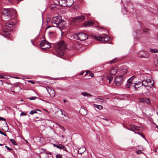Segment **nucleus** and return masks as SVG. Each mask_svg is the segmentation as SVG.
Instances as JSON below:
<instances>
[{"instance_id": "obj_1", "label": "nucleus", "mask_w": 158, "mask_h": 158, "mask_svg": "<svg viewBox=\"0 0 158 158\" xmlns=\"http://www.w3.org/2000/svg\"><path fill=\"white\" fill-rule=\"evenodd\" d=\"M16 11L14 9H6L2 12V18L5 21H6L11 19L13 17L16 16Z\"/></svg>"}, {"instance_id": "obj_2", "label": "nucleus", "mask_w": 158, "mask_h": 158, "mask_svg": "<svg viewBox=\"0 0 158 158\" xmlns=\"http://www.w3.org/2000/svg\"><path fill=\"white\" fill-rule=\"evenodd\" d=\"M55 48L58 53L60 56H63L64 54V51L66 48V45L64 41H62L55 45Z\"/></svg>"}, {"instance_id": "obj_3", "label": "nucleus", "mask_w": 158, "mask_h": 158, "mask_svg": "<svg viewBox=\"0 0 158 158\" xmlns=\"http://www.w3.org/2000/svg\"><path fill=\"white\" fill-rule=\"evenodd\" d=\"M142 83V85L144 86L145 91L144 92L143 91V92L144 93H146L148 90V89L146 87L149 88L152 87L153 85L154 81L152 79H148L143 80Z\"/></svg>"}, {"instance_id": "obj_4", "label": "nucleus", "mask_w": 158, "mask_h": 158, "mask_svg": "<svg viewBox=\"0 0 158 158\" xmlns=\"http://www.w3.org/2000/svg\"><path fill=\"white\" fill-rule=\"evenodd\" d=\"M51 22L52 23L55 24L54 26L56 27H60L64 23V22L62 23L61 17L60 15H59L53 18Z\"/></svg>"}, {"instance_id": "obj_5", "label": "nucleus", "mask_w": 158, "mask_h": 158, "mask_svg": "<svg viewBox=\"0 0 158 158\" xmlns=\"http://www.w3.org/2000/svg\"><path fill=\"white\" fill-rule=\"evenodd\" d=\"M73 0H59V3L60 6H70L73 3Z\"/></svg>"}, {"instance_id": "obj_6", "label": "nucleus", "mask_w": 158, "mask_h": 158, "mask_svg": "<svg viewBox=\"0 0 158 158\" xmlns=\"http://www.w3.org/2000/svg\"><path fill=\"white\" fill-rule=\"evenodd\" d=\"M126 77V76L124 75L117 76L115 79L116 84L118 86H120L121 85Z\"/></svg>"}, {"instance_id": "obj_7", "label": "nucleus", "mask_w": 158, "mask_h": 158, "mask_svg": "<svg viewBox=\"0 0 158 158\" xmlns=\"http://www.w3.org/2000/svg\"><path fill=\"white\" fill-rule=\"evenodd\" d=\"M40 45L41 47H44L42 48L43 50L45 49H48L51 47V44L46 40H43L41 41Z\"/></svg>"}, {"instance_id": "obj_8", "label": "nucleus", "mask_w": 158, "mask_h": 158, "mask_svg": "<svg viewBox=\"0 0 158 158\" xmlns=\"http://www.w3.org/2000/svg\"><path fill=\"white\" fill-rule=\"evenodd\" d=\"M85 19V17L84 15L76 17L73 19L71 21V23L72 24H74L76 23L83 21Z\"/></svg>"}, {"instance_id": "obj_9", "label": "nucleus", "mask_w": 158, "mask_h": 158, "mask_svg": "<svg viewBox=\"0 0 158 158\" xmlns=\"http://www.w3.org/2000/svg\"><path fill=\"white\" fill-rule=\"evenodd\" d=\"M78 40L83 41L87 39L88 37V35L82 32L80 33L77 35Z\"/></svg>"}, {"instance_id": "obj_10", "label": "nucleus", "mask_w": 158, "mask_h": 158, "mask_svg": "<svg viewBox=\"0 0 158 158\" xmlns=\"http://www.w3.org/2000/svg\"><path fill=\"white\" fill-rule=\"evenodd\" d=\"M138 102L148 105H150L151 104L150 100L149 98H140L139 99Z\"/></svg>"}, {"instance_id": "obj_11", "label": "nucleus", "mask_w": 158, "mask_h": 158, "mask_svg": "<svg viewBox=\"0 0 158 158\" xmlns=\"http://www.w3.org/2000/svg\"><path fill=\"white\" fill-rule=\"evenodd\" d=\"M13 23L12 22H8L6 23L5 27L7 30L11 31L13 29Z\"/></svg>"}, {"instance_id": "obj_12", "label": "nucleus", "mask_w": 158, "mask_h": 158, "mask_svg": "<svg viewBox=\"0 0 158 158\" xmlns=\"http://www.w3.org/2000/svg\"><path fill=\"white\" fill-rule=\"evenodd\" d=\"M138 56L140 58H147L148 57V55L146 54V52L141 51L138 54Z\"/></svg>"}, {"instance_id": "obj_13", "label": "nucleus", "mask_w": 158, "mask_h": 158, "mask_svg": "<svg viewBox=\"0 0 158 158\" xmlns=\"http://www.w3.org/2000/svg\"><path fill=\"white\" fill-rule=\"evenodd\" d=\"M95 38L98 40L102 41H107L108 40L107 36H106V37H103L100 35L99 36L98 35L95 36Z\"/></svg>"}, {"instance_id": "obj_14", "label": "nucleus", "mask_w": 158, "mask_h": 158, "mask_svg": "<svg viewBox=\"0 0 158 158\" xmlns=\"http://www.w3.org/2000/svg\"><path fill=\"white\" fill-rule=\"evenodd\" d=\"M94 23V21H86L84 23V26L85 27H90L93 25Z\"/></svg>"}, {"instance_id": "obj_15", "label": "nucleus", "mask_w": 158, "mask_h": 158, "mask_svg": "<svg viewBox=\"0 0 158 158\" xmlns=\"http://www.w3.org/2000/svg\"><path fill=\"white\" fill-rule=\"evenodd\" d=\"M142 85V83L140 81H139L138 83H133V85L132 86L133 87H134L135 89H136Z\"/></svg>"}, {"instance_id": "obj_16", "label": "nucleus", "mask_w": 158, "mask_h": 158, "mask_svg": "<svg viewBox=\"0 0 158 158\" xmlns=\"http://www.w3.org/2000/svg\"><path fill=\"white\" fill-rule=\"evenodd\" d=\"M117 68L114 67L111 68L110 70V74L112 75H114L116 74L117 72Z\"/></svg>"}, {"instance_id": "obj_17", "label": "nucleus", "mask_w": 158, "mask_h": 158, "mask_svg": "<svg viewBox=\"0 0 158 158\" xmlns=\"http://www.w3.org/2000/svg\"><path fill=\"white\" fill-rule=\"evenodd\" d=\"M133 85V83L130 81V80H128L127 81V83L126 85V87L127 88H130V87L131 88H133L132 86Z\"/></svg>"}, {"instance_id": "obj_18", "label": "nucleus", "mask_w": 158, "mask_h": 158, "mask_svg": "<svg viewBox=\"0 0 158 158\" xmlns=\"http://www.w3.org/2000/svg\"><path fill=\"white\" fill-rule=\"evenodd\" d=\"M86 150V148L83 146L80 148L78 151L79 154H82Z\"/></svg>"}, {"instance_id": "obj_19", "label": "nucleus", "mask_w": 158, "mask_h": 158, "mask_svg": "<svg viewBox=\"0 0 158 158\" xmlns=\"http://www.w3.org/2000/svg\"><path fill=\"white\" fill-rule=\"evenodd\" d=\"M81 94L84 96L88 97H91L92 96V94L86 92H82L81 93Z\"/></svg>"}, {"instance_id": "obj_20", "label": "nucleus", "mask_w": 158, "mask_h": 158, "mask_svg": "<svg viewBox=\"0 0 158 158\" xmlns=\"http://www.w3.org/2000/svg\"><path fill=\"white\" fill-rule=\"evenodd\" d=\"M64 121L66 122H68L70 120V118L67 115L64 114Z\"/></svg>"}, {"instance_id": "obj_21", "label": "nucleus", "mask_w": 158, "mask_h": 158, "mask_svg": "<svg viewBox=\"0 0 158 158\" xmlns=\"http://www.w3.org/2000/svg\"><path fill=\"white\" fill-rule=\"evenodd\" d=\"M150 51L153 53H156L158 52V50L156 49H152V48H150L149 49Z\"/></svg>"}, {"instance_id": "obj_22", "label": "nucleus", "mask_w": 158, "mask_h": 158, "mask_svg": "<svg viewBox=\"0 0 158 158\" xmlns=\"http://www.w3.org/2000/svg\"><path fill=\"white\" fill-rule=\"evenodd\" d=\"M49 94L50 96L53 97L55 95V93L54 90L52 89L51 92H50Z\"/></svg>"}, {"instance_id": "obj_23", "label": "nucleus", "mask_w": 158, "mask_h": 158, "mask_svg": "<svg viewBox=\"0 0 158 158\" xmlns=\"http://www.w3.org/2000/svg\"><path fill=\"white\" fill-rule=\"evenodd\" d=\"M140 149L139 150L137 151L136 152L137 154H139L141 153H142V152L141 151L143 150V148L141 146H140Z\"/></svg>"}, {"instance_id": "obj_24", "label": "nucleus", "mask_w": 158, "mask_h": 158, "mask_svg": "<svg viewBox=\"0 0 158 158\" xmlns=\"http://www.w3.org/2000/svg\"><path fill=\"white\" fill-rule=\"evenodd\" d=\"M121 73L123 74H125L127 73V69L126 67H124L121 70Z\"/></svg>"}, {"instance_id": "obj_25", "label": "nucleus", "mask_w": 158, "mask_h": 158, "mask_svg": "<svg viewBox=\"0 0 158 158\" xmlns=\"http://www.w3.org/2000/svg\"><path fill=\"white\" fill-rule=\"evenodd\" d=\"M117 61V60L116 58H115L112 60H111L108 63V64H112L114 63H115Z\"/></svg>"}, {"instance_id": "obj_26", "label": "nucleus", "mask_w": 158, "mask_h": 158, "mask_svg": "<svg viewBox=\"0 0 158 158\" xmlns=\"http://www.w3.org/2000/svg\"><path fill=\"white\" fill-rule=\"evenodd\" d=\"M46 89L48 93H49L50 92H51V91H52V89H53L49 87H46Z\"/></svg>"}, {"instance_id": "obj_27", "label": "nucleus", "mask_w": 158, "mask_h": 158, "mask_svg": "<svg viewBox=\"0 0 158 158\" xmlns=\"http://www.w3.org/2000/svg\"><path fill=\"white\" fill-rule=\"evenodd\" d=\"M107 79L109 81V83H110L112 81L113 77H112L109 76L107 77Z\"/></svg>"}, {"instance_id": "obj_28", "label": "nucleus", "mask_w": 158, "mask_h": 158, "mask_svg": "<svg viewBox=\"0 0 158 158\" xmlns=\"http://www.w3.org/2000/svg\"><path fill=\"white\" fill-rule=\"evenodd\" d=\"M3 34L5 35V36H6V37H8L9 35V33L8 31H4L3 32Z\"/></svg>"}, {"instance_id": "obj_29", "label": "nucleus", "mask_w": 158, "mask_h": 158, "mask_svg": "<svg viewBox=\"0 0 158 158\" xmlns=\"http://www.w3.org/2000/svg\"><path fill=\"white\" fill-rule=\"evenodd\" d=\"M130 127H131V129H129V130H130L133 131H134V128H135V127H136V126L132 125H131ZM128 129L129 130V129Z\"/></svg>"}, {"instance_id": "obj_30", "label": "nucleus", "mask_w": 158, "mask_h": 158, "mask_svg": "<svg viewBox=\"0 0 158 158\" xmlns=\"http://www.w3.org/2000/svg\"><path fill=\"white\" fill-rule=\"evenodd\" d=\"M10 141L14 145H17V143H16L15 141L13 139H10Z\"/></svg>"}, {"instance_id": "obj_31", "label": "nucleus", "mask_w": 158, "mask_h": 158, "mask_svg": "<svg viewBox=\"0 0 158 158\" xmlns=\"http://www.w3.org/2000/svg\"><path fill=\"white\" fill-rule=\"evenodd\" d=\"M37 112L35 110H32L31 111L30 113L29 114L31 115L33 114H34L37 113Z\"/></svg>"}, {"instance_id": "obj_32", "label": "nucleus", "mask_w": 158, "mask_h": 158, "mask_svg": "<svg viewBox=\"0 0 158 158\" xmlns=\"http://www.w3.org/2000/svg\"><path fill=\"white\" fill-rule=\"evenodd\" d=\"M63 145L62 144H60L59 145H56V147L57 148L62 149Z\"/></svg>"}, {"instance_id": "obj_33", "label": "nucleus", "mask_w": 158, "mask_h": 158, "mask_svg": "<svg viewBox=\"0 0 158 158\" xmlns=\"http://www.w3.org/2000/svg\"><path fill=\"white\" fill-rule=\"evenodd\" d=\"M98 101L101 102H106V101L103 99L102 98H99Z\"/></svg>"}, {"instance_id": "obj_34", "label": "nucleus", "mask_w": 158, "mask_h": 158, "mask_svg": "<svg viewBox=\"0 0 158 158\" xmlns=\"http://www.w3.org/2000/svg\"><path fill=\"white\" fill-rule=\"evenodd\" d=\"M97 106V108H98V109L101 110L102 109L103 107L102 106L100 105H98V106Z\"/></svg>"}, {"instance_id": "obj_35", "label": "nucleus", "mask_w": 158, "mask_h": 158, "mask_svg": "<svg viewBox=\"0 0 158 158\" xmlns=\"http://www.w3.org/2000/svg\"><path fill=\"white\" fill-rule=\"evenodd\" d=\"M135 78V76H133L131 77L128 80H130L131 81H132V80L134 79Z\"/></svg>"}, {"instance_id": "obj_36", "label": "nucleus", "mask_w": 158, "mask_h": 158, "mask_svg": "<svg viewBox=\"0 0 158 158\" xmlns=\"http://www.w3.org/2000/svg\"><path fill=\"white\" fill-rule=\"evenodd\" d=\"M36 98L37 97H31L29 98V99L30 100H35Z\"/></svg>"}, {"instance_id": "obj_37", "label": "nucleus", "mask_w": 158, "mask_h": 158, "mask_svg": "<svg viewBox=\"0 0 158 158\" xmlns=\"http://www.w3.org/2000/svg\"><path fill=\"white\" fill-rule=\"evenodd\" d=\"M122 10H123V13L124 14H125L127 13V9L125 8H123V9Z\"/></svg>"}, {"instance_id": "obj_38", "label": "nucleus", "mask_w": 158, "mask_h": 158, "mask_svg": "<svg viewBox=\"0 0 158 158\" xmlns=\"http://www.w3.org/2000/svg\"><path fill=\"white\" fill-rule=\"evenodd\" d=\"M0 134H1L2 135H3L6 136H7L6 134L5 133L3 132H2V131H0Z\"/></svg>"}, {"instance_id": "obj_39", "label": "nucleus", "mask_w": 158, "mask_h": 158, "mask_svg": "<svg viewBox=\"0 0 158 158\" xmlns=\"http://www.w3.org/2000/svg\"><path fill=\"white\" fill-rule=\"evenodd\" d=\"M56 157V158H62V156L60 155H57Z\"/></svg>"}, {"instance_id": "obj_40", "label": "nucleus", "mask_w": 158, "mask_h": 158, "mask_svg": "<svg viewBox=\"0 0 158 158\" xmlns=\"http://www.w3.org/2000/svg\"><path fill=\"white\" fill-rule=\"evenodd\" d=\"M62 149L64 150L66 152H67V149H66V148H65V147H64V146H63V145L62 146Z\"/></svg>"}, {"instance_id": "obj_41", "label": "nucleus", "mask_w": 158, "mask_h": 158, "mask_svg": "<svg viewBox=\"0 0 158 158\" xmlns=\"http://www.w3.org/2000/svg\"><path fill=\"white\" fill-rule=\"evenodd\" d=\"M0 120H2L4 121H5V122L6 123V119H5L4 118L2 117H0Z\"/></svg>"}, {"instance_id": "obj_42", "label": "nucleus", "mask_w": 158, "mask_h": 158, "mask_svg": "<svg viewBox=\"0 0 158 158\" xmlns=\"http://www.w3.org/2000/svg\"><path fill=\"white\" fill-rule=\"evenodd\" d=\"M137 134H139V135H141L142 137H143V138H144V137H145V136H144V135H143V134H141V133H139V132H138V133H137Z\"/></svg>"}, {"instance_id": "obj_43", "label": "nucleus", "mask_w": 158, "mask_h": 158, "mask_svg": "<svg viewBox=\"0 0 158 158\" xmlns=\"http://www.w3.org/2000/svg\"><path fill=\"white\" fill-rule=\"evenodd\" d=\"M140 89L142 90V92H143H143L144 91H145V89H144V87H141V88H140ZM142 93H143V92H142Z\"/></svg>"}, {"instance_id": "obj_44", "label": "nucleus", "mask_w": 158, "mask_h": 158, "mask_svg": "<svg viewBox=\"0 0 158 158\" xmlns=\"http://www.w3.org/2000/svg\"><path fill=\"white\" fill-rule=\"evenodd\" d=\"M135 130H137V131H139V129L138 127L136 126V127H135V128H134V131Z\"/></svg>"}, {"instance_id": "obj_45", "label": "nucleus", "mask_w": 158, "mask_h": 158, "mask_svg": "<svg viewBox=\"0 0 158 158\" xmlns=\"http://www.w3.org/2000/svg\"><path fill=\"white\" fill-rule=\"evenodd\" d=\"M26 114H26V113H24L23 112H22L21 113V114H20V115H21V116H22V115H26Z\"/></svg>"}, {"instance_id": "obj_46", "label": "nucleus", "mask_w": 158, "mask_h": 158, "mask_svg": "<svg viewBox=\"0 0 158 158\" xmlns=\"http://www.w3.org/2000/svg\"><path fill=\"white\" fill-rule=\"evenodd\" d=\"M82 110H83V109H81V110H80V113H81V114H82V115H85V114H82L81 113V111H82Z\"/></svg>"}, {"instance_id": "obj_47", "label": "nucleus", "mask_w": 158, "mask_h": 158, "mask_svg": "<svg viewBox=\"0 0 158 158\" xmlns=\"http://www.w3.org/2000/svg\"><path fill=\"white\" fill-rule=\"evenodd\" d=\"M0 78L2 79V78H5V77L4 76H3L2 75H1V76H0Z\"/></svg>"}, {"instance_id": "obj_48", "label": "nucleus", "mask_w": 158, "mask_h": 158, "mask_svg": "<svg viewBox=\"0 0 158 158\" xmlns=\"http://www.w3.org/2000/svg\"><path fill=\"white\" fill-rule=\"evenodd\" d=\"M7 149L9 151H11L12 150V149L11 148H10L9 147L8 148H7Z\"/></svg>"}, {"instance_id": "obj_49", "label": "nucleus", "mask_w": 158, "mask_h": 158, "mask_svg": "<svg viewBox=\"0 0 158 158\" xmlns=\"http://www.w3.org/2000/svg\"><path fill=\"white\" fill-rule=\"evenodd\" d=\"M29 82H31V83L33 84H34L35 83V82L34 81H28Z\"/></svg>"}, {"instance_id": "obj_50", "label": "nucleus", "mask_w": 158, "mask_h": 158, "mask_svg": "<svg viewBox=\"0 0 158 158\" xmlns=\"http://www.w3.org/2000/svg\"><path fill=\"white\" fill-rule=\"evenodd\" d=\"M60 110L61 111V114L62 115H64V114H64L63 113L62 110L61 109H60Z\"/></svg>"}, {"instance_id": "obj_51", "label": "nucleus", "mask_w": 158, "mask_h": 158, "mask_svg": "<svg viewBox=\"0 0 158 158\" xmlns=\"http://www.w3.org/2000/svg\"><path fill=\"white\" fill-rule=\"evenodd\" d=\"M98 106V105H96V104H94V107H95L97 108V106Z\"/></svg>"}, {"instance_id": "obj_52", "label": "nucleus", "mask_w": 158, "mask_h": 158, "mask_svg": "<svg viewBox=\"0 0 158 158\" xmlns=\"http://www.w3.org/2000/svg\"><path fill=\"white\" fill-rule=\"evenodd\" d=\"M83 73H81L80 74V75H83Z\"/></svg>"}, {"instance_id": "obj_53", "label": "nucleus", "mask_w": 158, "mask_h": 158, "mask_svg": "<svg viewBox=\"0 0 158 158\" xmlns=\"http://www.w3.org/2000/svg\"><path fill=\"white\" fill-rule=\"evenodd\" d=\"M64 102H67V101L65 100H64Z\"/></svg>"}, {"instance_id": "obj_54", "label": "nucleus", "mask_w": 158, "mask_h": 158, "mask_svg": "<svg viewBox=\"0 0 158 158\" xmlns=\"http://www.w3.org/2000/svg\"><path fill=\"white\" fill-rule=\"evenodd\" d=\"M104 120H106V121H108V119H106V118H103Z\"/></svg>"}, {"instance_id": "obj_55", "label": "nucleus", "mask_w": 158, "mask_h": 158, "mask_svg": "<svg viewBox=\"0 0 158 158\" xmlns=\"http://www.w3.org/2000/svg\"><path fill=\"white\" fill-rule=\"evenodd\" d=\"M5 147L7 149V148H8V147L6 146H5Z\"/></svg>"}, {"instance_id": "obj_56", "label": "nucleus", "mask_w": 158, "mask_h": 158, "mask_svg": "<svg viewBox=\"0 0 158 158\" xmlns=\"http://www.w3.org/2000/svg\"><path fill=\"white\" fill-rule=\"evenodd\" d=\"M3 145V144H1V143H0V146H2Z\"/></svg>"}, {"instance_id": "obj_57", "label": "nucleus", "mask_w": 158, "mask_h": 158, "mask_svg": "<svg viewBox=\"0 0 158 158\" xmlns=\"http://www.w3.org/2000/svg\"><path fill=\"white\" fill-rule=\"evenodd\" d=\"M53 145H54V146L56 147V144H54Z\"/></svg>"}, {"instance_id": "obj_58", "label": "nucleus", "mask_w": 158, "mask_h": 158, "mask_svg": "<svg viewBox=\"0 0 158 158\" xmlns=\"http://www.w3.org/2000/svg\"><path fill=\"white\" fill-rule=\"evenodd\" d=\"M26 142L27 143H28V141L27 140H26Z\"/></svg>"}, {"instance_id": "obj_59", "label": "nucleus", "mask_w": 158, "mask_h": 158, "mask_svg": "<svg viewBox=\"0 0 158 158\" xmlns=\"http://www.w3.org/2000/svg\"><path fill=\"white\" fill-rule=\"evenodd\" d=\"M157 38L158 39V34L157 35Z\"/></svg>"}, {"instance_id": "obj_60", "label": "nucleus", "mask_w": 158, "mask_h": 158, "mask_svg": "<svg viewBox=\"0 0 158 158\" xmlns=\"http://www.w3.org/2000/svg\"><path fill=\"white\" fill-rule=\"evenodd\" d=\"M38 118V117H36V118Z\"/></svg>"}, {"instance_id": "obj_61", "label": "nucleus", "mask_w": 158, "mask_h": 158, "mask_svg": "<svg viewBox=\"0 0 158 158\" xmlns=\"http://www.w3.org/2000/svg\"><path fill=\"white\" fill-rule=\"evenodd\" d=\"M21 101H23V99H21Z\"/></svg>"}, {"instance_id": "obj_62", "label": "nucleus", "mask_w": 158, "mask_h": 158, "mask_svg": "<svg viewBox=\"0 0 158 158\" xmlns=\"http://www.w3.org/2000/svg\"><path fill=\"white\" fill-rule=\"evenodd\" d=\"M106 99H109V98H106Z\"/></svg>"}, {"instance_id": "obj_63", "label": "nucleus", "mask_w": 158, "mask_h": 158, "mask_svg": "<svg viewBox=\"0 0 158 158\" xmlns=\"http://www.w3.org/2000/svg\"><path fill=\"white\" fill-rule=\"evenodd\" d=\"M157 127V128L158 129V127L157 126V127Z\"/></svg>"}, {"instance_id": "obj_64", "label": "nucleus", "mask_w": 158, "mask_h": 158, "mask_svg": "<svg viewBox=\"0 0 158 158\" xmlns=\"http://www.w3.org/2000/svg\"><path fill=\"white\" fill-rule=\"evenodd\" d=\"M62 137H64V136L63 135H62Z\"/></svg>"}]
</instances>
